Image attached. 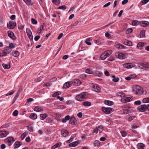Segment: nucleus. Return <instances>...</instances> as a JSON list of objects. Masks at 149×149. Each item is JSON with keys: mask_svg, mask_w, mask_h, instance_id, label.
I'll return each mask as SVG.
<instances>
[{"mask_svg": "<svg viewBox=\"0 0 149 149\" xmlns=\"http://www.w3.org/2000/svg\"><path fill=\"white\" fill-rule=\"evenodd\" d=\"M132 91L134 93L138 95H142L144 92L143 88L138 85L134 86Z\"/></svg>", "mask_w": 149, "mask_h": 149, "instance_id": "f257e3e1", "label": "nucleus"}, {"mask_svg": "<svg viewBox=\"0 0 149 149\" xmlns=\"http://www.w3.org/2000/svg\"><path fill=\"white\" fill-rule=\"evenodd\" d=\"M70 120L69 123L70 124L76 125L77 124V121L76 119L74 117H70L69 115L66 116L65 118L62 119V122L63 123L66 122L67 120Z\"/></svg>", "mask_w": 149, "mask_h": 149, "instance_id": "f03ea898", "label": "nucleus"}, {"mask_svg": "<svg viewBox=\"0 0 149 149\" xmlns=\"http://www.w3.org/2000/svg\"><path fill=\"white\" fill-rule=\"evenodd\" d=\"M137 109L139 111L141 112L146 111H149V104L141 105L137 107Z\"/></svg>", "mask_w": 149, "mask_h": 149, "instance_id": "7ed1b4c3", "label": "nucleus"}, {"mask_svg": "<svg viewBox=\"0 0 149 149\" xmlns=\"http://www.w3.org/2000/svg\"><path fill=\"white\" fill-rule=\"evenodd\" d=\"M112 53V51L111 50H109L105 51L101 55L100 58L102 60H105L107 57H109Z\"/></svg>", "mask_w": 149, "mask_h": 149, "instance_id": "20e7f679", "label": "nucleus"}, {"mask_svg": "<svg viewBox=\"0 0 149 149\" xmlns=\"http://www.w3.org/2000/svg\"><path fill=\"white\" fill-rule=\"evenodd\" d=\"M86 97V94L85 92L82 93L76 96L75 99L78 101H81L84 100Z\"/></svg>", "mask_w": 149, "mask_h": 149, "instance_id": "39448f33", "label": "nucleus"}, {"mask_svg": "<svg viewBox=\"0 0 149 149\" xmlns=\"http://www.w3.org/2000/svg\"><path fill=\"white\" fill-rule=\"evenodd\" d=\"M16 26V22L14 21H10L9 23L7 24L8 28L10 29H12L14 28Z\"/></svg>", "mask_w": 149, "mask_h": 149, "instance_id": "423d86ee", "label": "nucleus"}, {"mask_svg": "<svg viewBox=\"0 0 149 149\" xmlns=\"http://www.w3.org/2000/svg\"><path fill=\"white\" fill-rule=\"evenodd\" d=\"M102 111L106 114H109L111 113V112L113 110V108L109 107H102Z\"/></svg>", "mask_w": 149, "mask_h": 149, "instance_id": "0eeeda50", "label": "nucleus"}, {"mask_svg": "<svg viewBox=\"0 0 149 149\" xmlns=\"http://www.w3.org/2000/svg\"><path fill=\"white\" fill-rule=\"evenodd\" d=\"M140 68L144 70H149V63H141L139 66Z\"/></svg>", "mask_w": 149, "mask_h": 149, "instance_id": "6e6552de", "label": "nucleus"}, {"mask_svg": "<svg viewBox=\"0 0 149 149\" xmlns=\"http://www.w3.org/2000/svg\"><path fill=\"white\" fill-rule=\"evenodd\" d=\"M15 141V139L12 137L8 138L5 139V141L8 143L9 146H10Z\"/></svg>", "mask_w": 149, "mask_h": 149, "instance_id": "1a4fd4ad", "label": "nucleus"}, {"mask_svg": "<svg viewBox=\"0 0 149 149\" xmlns=\"http://www.w3.org/2000/svg\"><path fill=\"white\" fill-rule=\"evenodd\" d=\"M123 107L124 108H126L123 111L124 113L125 114H128L132 112V109L131 107L126 106Z\"/></svg>", "mask_w": 149, "mask_h": 149, "instance_id": "9d476101", "label": "nucleus"}, {"mask_svg": "<svg viewBox=\"0 0 149 149\" xmlns=\"http://www.w3.org/2000/svg\"><path fill=\"white\" fill-rule=\"evenodd\" d=\"M140 25L142 26L145 27L149 25V22L146 21H142L139 22Z\"/></svg>", "mask_w": 149, "mask_h": 149, "instance_id": "9b49d317", "label": "nucleus"}, {"mask_svg": "<svg viewBox=\"0 0 149 149\" xmlns=\"http://www.w3.org/2000/svg\"><path fill=\"white\" fill-rule=\"evenodd\" d=\"M116 55L117 57L120 59H123L126 58L125 55L122 53H117Z\"/></svg>", "mask_w": 149, "mask_h": 149, "instance_id": "f8f14e48", "label": "nucleus"}, {"mask_svg": "<svg viewBox=\"0 0 149 149\" xmlns=\"http://www.w3.org/2000/svg\"><path fill=\"white\" fill-rule=\"evenodd\" d=\"M91 86L93 88L94 91L97 92H99L100 91V88L97 86V85L92 84Z\"/></svg>", "mask_w": 149, "mask_h": 149, "instance_id": "ddd939ff", "label": "nucleus"}, {"mask_svg": "<svg viewBox=\"0 0 149 149\" xmlns=\"http://www.w3.org/2000/svg\"><path fill=\"white\" fill-rule=\"evenodd\" d=\"M72 82V85L76 86H79L81 84L80 81L78 79H74Z\"/></svg>", "mask_w": 149, "mask_h": 149, "instance_id": "4468645a", "label": "nucleus"}, {"mask_svg": "<svg viewBox=\"0 0 149 149\" xmlns=\"http://www.w3.org/2000/svg\"><path fill=\"white\" fill-rule=\"evenodd\" d=\"M72 85V81L66 82L63 85V88L65 89L67 88L70 87Z\"/></svg>", "mask_w": 149, "mask_h": 149, "instance_id": "2eb2a0df", "label": "nucleus"}, {"mask_svg": "<svg viewBox=\"0 0 149 149\" xmlns=\"http://www.w3.org/2000/svg\"><path fill=\"white\" fill-rule=\"evenodd\" d=\"M134 66V64L131 63H127L124 64L123 65V66L124 68L127 69H130Z\"/></svg>", "mask_w": 149, "mask_h": 149, "instance_id": "dca6fc26", "label": "nucleus"}, {"mask_svg": "<svg viewBox=\"0 0 149 149\" xmlns=\"http://www.w3.org/2000/svg\"><path fill=\"white\" fill-rule=\"evenodd\" d=\"M8 134L6 131H2L0 132V138H2L6 137Z\"/></svg>", "mask_w": 149, "mask_h": 149, "instance_id": "f3484780", "label": "nucleus"}, {"mask_svg": "<svg viewBox=\"0 0 149 149\" xmlns=\"http://www.w3.org/2000/svg\"><path fill=\"white\" fill-rule=\"evenodd\" d=\"M146 45V43L143 42H140L137 45V47L140 49H142L143 47Z\"/></svg>", "mask_w": 149, "mask_h": 149, "instance_id": "a211bd4d", "label": "nucleus"}, {"mask_svg": "<svg viewBox=\"0 0 149 149\" xmlns=\"http://www.w3.org/2000/svg\"><path fill=\"white\" fill-rule=\"evenodd\" d=\"M8 35L9 37L12 39L14 40L15 38V36L14 35V33L10 31L8 32Z\"/></svg>", "mask_w": 149, "mask_h": 149, "instance_id": "6ab92c4d", "label": "nucleus"}, {"mask_svg": "<svg viewBox=\"0 0 149 149\" xmlns=\"http://www.w3.org/2000/svg\"><path fill=\"white\" fill-rule=\"evenodd\" d=\"M93 74L96 76H98L99 77L101 76L102 74V73L100 71H99L97 70H95L93 71Z\"/></svg>", "mask_w": 149, "mask_h": 149, "instance_id": "aec40b11", "label": "nucleus"}, {"mask_svg": "<svg viewBox=\"0 0 149 149\" xmlns=\"http://www.w3.org/2000/svg\"><path fill=\"white\" fill-rule=\"evenodd\" d=\"M61 134L62 136L66 137L69 134V132L67 130H63L61 131Z\"/></svg>", "mask_w": 149, "mask_h": 149, "instance_id": "412c9836", "label": "nucleus"}, {"mask_svg": "<svg viewBox=\"0 0 149 149\" xmlns=\"http://www.w3.org/2000/svg\"><path fill=\"white\" fill-rule=\"evenodd\" d=\"M80 142V141H76L70 144L69 146L71 147L76 146Z\"/></svg>", "mask_w": 149, "mask_h": 149, "instance_id": "4be33fe9", "label": "nucleus"}, {"mask_svg": "<svg viewBox=\"0 0 149 149\" xmlns=\"http://www.w3.org/2000/svg\"><path fill=\"white\" fill-rule=\"evenodd\" d=\"M94 42L95 43L99 45H102L103 43V40L100 39L98 40H94Z\"/></svg>", "mask_w": 149, "mask_h": 149, "instance_id": "5701e85b", "label": "nucleus"}, {"mask_svg": "<svg viewBox=\"0 0 149 149\" xmlns=\"http://www.w3.org/2000/svg\"><path fill=\"white\" fill-rule=\"evenodd\" d=\"M136 146L138 149H143L145 145L143 143H140L137 145Z\"/></svg>", "mask_w": 149, "mask_h": 149, "instance_id": "b1692460", "label": "nucleus"}, {"mask_svg": "<svg viewBox=\"0 0 149 149\" xmlns=\"http://www.w3.org/2000/svg\"><path fill=\"white\" fill-rule=\"evenodd\" d=\"M2 66L5 69H9L10 67V64L9 62L7 63H3Z\"/></svg>", "mask_w": 149, "mask_h": 149, "instance_id": "393cba45", "label": "nucleus"}, {"mask_svg": "<svg viewBox=\"0 0 149 149\" xmlns=\"http://www.w3.org/2000/svg\"><path fill=\"white\" fill-rule=\"evenodd\" d=\"M104 103L107 105L111 106L113 104V102L112 101L105 100L104 101Z\"/></svg>", "mask_w": 149, "mask_h": 149, "instance_id": "a878e982", "label": "nucleus"}, {"mask_svg": "<svg viewBox=\"0 0 149 149\" xmlns=\"http://www.w3.org/2000/svg\"><path fill=\"white\" fill-rule=\"evenodd\" d=\"M29 118L33 120H35L37 118V116L36 114L34 113H31L30 115Z\"/></svg>", "mask_w": 149, "mask_h": 149, "instance_id": "bb28decb", "label": "nucleus"}, {"mask_svg": "<svg viewBox=\"0 0 149 149\" xmlns=\"http://www.w3.org/2000/svg\"><path fill=\"white\" fill-rule=\"evenodd\" d=\"M123 43L125 45H128V46H130L132 45V42L131 41H129L127 40H125Z\"/></svg>", "mask_w": 149, "mask_h": 149, "instance_id": "cd10ccee", "label": "nucleus"}, {"mask_svg": "<svg viewBox=\"0 0 149 149\" xmlns=\"http://www.w3.org/2000/svg\"><path fill=\"white\" fill-rule=\"evenodd\" d=\"M62 143L61 142H58L56 143L54 146L52 147V149H55L56 148H59Z\"/></svg>", "mask_w": 149, "mask_h": 149, "instance_id": "c85d7f7f", "label": "nucleus"}, {"mask_svg": "<svg viewBox=\"0 0 149 149\" xmlns=\"http://www.w3.org/2000/svg\"><path fill=\"white\" fill-rule=\"evenodd\" d=\"M111 77L113 78L112 80L114 82H117L119 80V79L118 77H116L115 75H112Z\"/></svg>", "mask_w": 149, "mask_h": 149, "instance_id": "c756f323", "label": "nucleus"}, {"mask_svg": "<svg viewBox=\"0 0 149 149\" xmlns=\"http://www.w3.org/2000/svg\"><path fill=\"white\" fill-rule=\"evenodd\" d=\"M42 110L43 109L41 107L38 106L36 107L34 109V110L35 111L37 112H41Z\"/></svg>", "mask_w": 149, "mask_h": 149, "instance_id": "7c9ffc66", "label": "nucleus"}, {"mask_svg": "<svg viewBox=\"0 0 149 149\" xmlns=\"http://www.w3.org/2000/svg\"><path fill=\"white\" fill-rule=\"evenodd\" d=\"M97 130L98 132H102L103 130V127L102 125H100L99 126L96 127Z\"/></svg>", "mask_w": 149, "mask_h": 149, "instance_id": "2f4dec72", "label": "nucleus"}, {"mask_svg": "<svg viewBox=\"0 0 149 149\" xmlns=\"http://www.w3.org/2000/svg\"><path fill=\"white\" fill-rule=\"evenodd\" d=\"M12 54L14 57H17L19 55V53L17 51H14L13 52Z\"/></svg>", "mask_w": 149, "mask_h": 149, "instance_id": "473e14b6", "label": "nucleus"}, {"mask_svg": "<svg viewBox=\"0 0 149 149\" xmlns=\"http://www.w3.org/2000/svg\"><path fill=\"white\" fill-rule=\"evenodd\" d=\"M47 116V114L46 113L42 114L40 115V119L41 120H44Z\"/></svg>", "mask_w": 149, "mask_h": 149, "instance_id": "72a5a7b5", "label": "nucleus"}, {"mask_svg": "<svg viewBox=\"0 0 149 149\" xmlns=\"http://www.w3.org/2000/svg\"><path fill=\"white\" fill-rule=\"evenodd\" d=\"M21 145L20 142H16L15 143L14 145V148H16L19 147Z\"/></svg>", "mask_w": 149, "mask_h": 149, "instance_id": "f704fd0d", "label": "nucleus"}, {"mask_svg": "<svg viewBox=\"0 0 149 149\" xmlns=\"http://www.w3.org/2000/svg\"><path fill=\"white\" fill-rule=\"evenodd\" d=\"M82 104L85 106H90L91 105V103L90 102L85 101L82 103Z\"/></svg>", "mask_w": 149, "mask_h": 149, "instance_id": "c9c22d12", "label": "nucleus"}, {"mask_svg": "<svg viewBox=\"0 0 149 149\" xmlns=\"http://www.w3.org/2000/svg\"><path fill=\"white\" fill-rule=\"evenodd\" d=\"M91 40V38H87L86 40L85 41V42L87 45H91V43L89 42H90Z\"/></svg>", "mask_w": 149, "mask_h": 149, "instance_id": "e433bc0d", "label": "nucleus"}, {"mask_svg": "<svg viewBox=\"0 0 149 149\" xmlns=\"http://www.w3.org/2000/svg\"><path fill=\"white\" fill-rule=\"evenodd\" d=\"M85 72L88 74H93V71L90 69H87L85 70Z\"/></svg>", "mask_w": 149, "mask_h": 149, "instance_id": "4c0bfd02", "label": "nucleus"}, {"mask_svg": "<svg viewBox=\"0 0 149 149\" xmlns=\"http://www.w3.org/2000/svg\"><path fill=\"white\" fill-rule=\"evenodd\" d=\"M143 102L144 103H149V97L144 98L143 100Z\"/></svg>", "mask_w": 149, "mask_h": 149, "instance_id": "58836bf2", "label": "nucleus"}, {"mask_svg": "<svg viewBox=\"0 0 149 149\" xmlns=\"http://www.w3.org/2000/svg\"><path fill=\"white\" fill-rule=\"evenodd\" d=\"M116 95L121 97H123L124 95V93L122 92H119L116 93Z\"/></svg>", "mask_w": 149, "mask_h": 149, "instance_id": "ea45409f", "label": "nucleus"}, {"mask_svg": "<svg viewBox=\"0 0 149 149\" xmlns=\"http://www.w3.org/2000/svg\"><path fill=\"white\" fill-rule=\"evenodd\" d=\"M145 30H143L141 31L140 33V36L141 38H143L145 37Z\"/></svg>", "mask_w": 149, "mask_h": 149, "instance_id": "a19ab883", "label": "nucleus"}, {"mask_svg": "<svg viewBox=\"0 0 149 149\" xmlns=\"http://www.w3.org/2000/svg\"><path fill=\"white\" fill-rule=\"evenodd\" d=\"M27 33L29 38L30 40L32 39H33V36L31 32L30 31L29 33H28L27 32Z\"/></svg>", "mask_w": 149, "mask_h": 149, "instance_id": "79ce46f5", "label": "nucleus"}, {"mask_svg": "<svg viewBox=\"0 0 149 149\" xmlns=\"http://www.w3.org/2000/svg\"><path fill=\"white\" fill-rule=\"evenodd\" d=\"M139 22L136 20L133 21L132 23V25L134 26H136L139 24Z\"/></svg>", "mask_w": 149, "mask_h": 149, "instance_id": "37998d69", "label": "nucleus"}, {"mask_svg": "<svg viewBox=\"0 0 149 149\" xmlns=\"http://www.w3.org/2000/svg\"><path fill=\"white\" fill-rule=\"evenodd\" d=\"M116 48L118 49H123L124 48V47L123 45H120V44L116 45Z\"/></svg>", "mask_w": 149, "mask_h": 149, "instance_id": "c03bdc74", "label": "nucleus"}, {"mask_svg": "<svg viewBox=\"0 0 149 149\" xmlns=\"http://www.w3.org/2000/svg\"><path fill=\"white\" fill-rule=\"evenodd\" d=\"M120 132L121 134V135L123 137L126 136L127 134V132L125 131H121Z\"/></svg>", "mask_w": 149, "mask_h": 149, "instance_id": "a18cd8bd", "label": "nucleus"}, {"mask_svg": "<svg viewBox=\"0 0 149 149\" xmlns=\"http://www.w3.org/2000/svg\"><path fill=\"white\" fill-rule=\"evenodd\" d=\"M132 31V28H129L126 31V33L127 34H129L131 33Z\"/></svg>", "mask_w": 149, "mask_h": 149, "instance_id": "49530a36", "label": "nucleus"}, {"mask_svg": "<svg viewBox=\"0 0 149 149\" xmlns=\"http://www.w3.org/2000/svg\"><path fill=\"white\" fill-rule=\"evenodd\" d=\"M135 118V116H131L128 119V121H131L134 119Z\"/></svg>", "mask_w": 149, "mask_h": 149, "instance_id": "de8ad7c7", "label": "nucleus"}, {"mask_svg": "<svg viewBox=\"0 0 149 149\" xmlns=\"http://www.w3.org/2000/svg\"><path fill=\"white\" fill-rule=\"evenodd\" d=\"M132 97H127L125 98L124 100L125 101V102H130V99Z\"/></svg>", "mask_w": 149, "mask_h": 149, "instance_id": "09e8293b", "label": "nucleus"}, {"mask_svg": "<svg viewBox=\"0 0 149 149\" xmlns=\"http://www.w3.org/2000/svg\"><path fill=\"white\" fill-rule=\"evenodd\" d=\"M28 130L31 132H32L33 131V127L31 125H29L28 127Z\"/></svg>", "mask_w": 149, "mask_h": 149, "instance_id": "8fccbe9b", "label": "nucleus"}, {"mask_svg": "<svg viewBox=\"0 0 149 149\" xmlns=\"http://www.w3.org/2000/svg\"><path fill=\"white\" fill-rule=\"evenodd\" d=\"M23 1L28 5H29L31 2V0H23Z\"/></svg>", "mask_w": 149, "mask_h": 149, "instance_id": "3c124183", "label": "nucleus"}, {"mask_svg": "<svg viewBox=\"0 0 149 149\" xmlns=\"http://www.w3.org/2000/svg\"><path fill=\"white\" fill-rule=\"evenodd\" d=\"M53 2L55 4H58L60 2V0H52Z\"/></svg>", "mask_w": 149, "mask_h": 149, "instance_id": "603ef678", "label": "nucleus"}, {"mask_svg": "<svg viewBox=\"0 0 149 149\" xmlns=\"http://www.w3.org/2000/svg\"><path fill=\"white\" fill-rule=\"evenodd\" d=\"M31 21L32 22V23L33 24H36L37 23V21L36 20L33 18H32L31 19Z\"/></svg>", "mask_w": 149, "mask_h": 149, "instance_id": "864d4df0", "label": "nucleus"}, {"mask_svg": "<svg viewBox=\"0 0 149 149\" xmlns=\"http://www.w3.org/2000/svg\"><path fill=\"white\" fill-rule=\"evenodd\" d=\"M18 113V111L17 110H15L13 113V115L14 116H17Z\"/></svg>", "mask_w": 149, "mask_h": 149, "instance_id": "5fc2aeb1", "label": "nucleus"}, {"mask_svg": "<svg viewBox=\"0 0 149 149\" xmlns=\"http://www.w3.org/2000/svg\"><path fill=\"white\" fill-rule=\"evenodd\" d=\"M66 8V7L65 5H63L61 6H59L58 9H61L63 10H65Z\"/></svg>", "mask_w": 149, "mask_h": 149, "instance_id": "6e6d98bb", "label": "nucleus"}, {"mask_svg": "<svg viewBox=\"0 0 149 149\" xmlns=\"http://www.w3.org/2000/svg\"><path fill=\"white\" fill-rule=\"evenodd\" d=\"M94 143L95 146H98L100 145V142L97 140H96L95 141Z\"/></svg>", "mask_w": 149, "mask_h": 149, "instance_id": "4d7b16f0", "label": "nucleus"}, {"mask_svg": "<svg viewBox=\"0 0 149 149\" xmlns=\"http://www.w3.org/2000/svg\"><path fill=\"white\" fill-rule=\"evenodd\" d=\"M149 0H143L142 1V4L143 5L146 4L149 1Z\"/></svg>", "mask_w": 149, "mask_h": 149, "instance_id": "13d9d810", "label": "nucleus"}, {"mask_svg": "<svg viewBox=\"0 0 149 149\" xmlns=\"http://www.w3.org/2000/svg\"><path fill=\"white\" fill-rule=\"evenodd\" d=\"M141 103V102L139 100L136 101L134 102V104L136 105H140Z\"/></svg>", "mask_w": 149, "mask_h": 149, "instance_id": "bf43d9fd", "label": "nucleus"}, {"mask_svg": "<svg viewBox=\"0 0 149 149\" xmlns=\"http://www.w3.org/2000/svg\"><path fill=\"white\" fill-rule=\"evenodd\" d=\"M86 75L85 74H82L81 75V77L83 79H85L86 77Z\"/></svg>", "mask_w": 149, "mask_h": 149, "instance_id": "052dcab7", "label": "nucleus"}, {"mask_svg": "<svg viewBox=\"0 0 149 149\" xmlns=\"http://www.w3.org/2000/svg\"><path fill=\"white\" fill-rule=\"evenodd\" d=\"M24 25H21L18 26V29H22L24 27Z\"/></svg>", "mask_w": 149, "mask_h": 149, "instance_id": "680f3d73", "label": "nucleus"}, {"mask_svg": "<svg viewBox=\"0 0 149 149\" xmlns=\"http://www.w3.org/2000/svg\"><path fill=\"white\" fill-rule=\"evenodd\" d=\"M40 36H36L35 38H34V40L35 41H38L39 39L40 38Z\"/></svg>", "mask_w": 149, "mask_h": 149, "instance_id": "e2e57ef3", "label": "nucleus"}, {"mask_svg": "<svg viewBox=\"0 0 149 149\" xmlns=\"http://www.w3.org/2000/svg\"><path fill=\"white\" fill-rule=\"evenodd\" d=\"M104 74L107 76H108L110 75V73L107 70L104 71Z\"/></svg>", "mask_w": 149, "mask_h": 149, "instance_id": "0e129e2a", "label": "nucleus"}, {"mask_svg": "<svg viewBox=\"0 0 149 149\" xmlns=\"http://www.w3.org/2000/svg\"><path fill=\"white\" fill-rule=\"evenodd\" d=\"M82 113L81 112H79L77 114V116L80 118H81L82 117Z\"/></svg>", "mask_w": 149, "mask_h": 149, "instance_id": "69168bd1", "label": "nucleus"}, {"mask_svg": "<svg viewBox=\"0 0 149 149\" xmlns=\"http://www.w3.org/2000/svg\"><path fill=\"white\" fill-rule=\"evenodd\" d=\"M115 59V57H110L109 59H108V60L109 61H112L114 60Z\"/></svg>", "mask_w": 149, "mask_h": 149, "instance_id": "338daca9", "label": "nucleus"}, {"mask_svg": "<svg viewBox=\"0 0 149 149\" xmlns=\"http://www.w3.org/2000/svg\"><path fill=\"white\" fill-rule=\"evenodd\" d=\"M128 2V0H124L122 1V3L123 5H124L127 3Z\"/></svg>", "mask_w": 149, "mask_h": 149, "instance_id": "774afa93", "label": "nucleus"}]
</instances>
